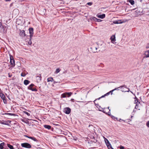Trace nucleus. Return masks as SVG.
<instances>
[{
  "instance_id": "nucleus-1",
  "label": "nucleus",
  "mask_w": 149,
  "mask_h": 149,
  "mask_svg": "<svg viewBox=\"0 0 149 149\" xmlns=\"http://www.w3.org/2000/svg\"><path fill=\"white\" fill-rule=\"evenodd\" d=\"M72 94V93L71 92H65L62 94L61 96L63 98L69 97Z\"/></svg>"
},
{
  "instance_id": "nucleus-2",
  "label": "nucleus",
  "mask_w": 149,
  "mask_h": 149,
  "mask_svg": "<svg viewBox=\"0 0 149 149\" xmlns=\"http://www.w3.org/2000/svg\"><path fill=\"white\" fill-rule=\"evenodd\" d=\"M34 86V85L33 84H31L28 87V89L31 90L32 91L35 92L37 91L38 90L36 88H33V87Z\"/></svg>"
},
{
  "instance_id": "nucleus-3",
  "label": "nucleus",
  "mask_w": 149,
  "mask_h": 149,
  "mask_svg": "<svg viewBox=\"0 0 149 149\" xmlns=\"http://www.w3.org/2000/svg\"><path fill=\"white\" fill-rule=\"evenodd\" d=\"M21 146L23 147L30 148H31V145L29 143H24L21 144Z\"/></svg>"
},
{
  "instance_id": "nucleus-4",
  "label": "nucleus",
  "mask_w": 149,
  "mask_h": 149,
  "mask_svg": "<svg viewBox=\"0 0 149 149\" xmlns=\"http://www.w3.org/2000/svg\"><path fill=\"white\" fill-rule=\"evenodd\" d=\"M71 111V109L69 107H65L64 108L63 110L64 112L67 114H69L70 113Z\"/></svg>"
},
{
  "instance_id": "nucleus-5",
  "label": "nucleus",
  "mask_w": 149,
  "mask_h": 149,
  "mask_svg": "<svg viewBox=\"0 0 149 149\" xmlns=\"http://www.w3.org/2000/svg\"><path fill=\"white\" fill-rule=\"evenodd\" d=\"M0 96L1 98L3 100V102L5 104H7V100L6 99V97L4 95L3 93H0Z\"/></svg>"
},
{
  "instance_id": "nucleus-6",
  "label": "nucleus",
  "mask_w": 149,
  "mask_h": 149,
  "mask_svg": "<svg viewBox=\"0 0 149 149\" xmlns=\"http://www.w3.org/2000/svg\"><path fill=\"white\" fill-rule=\"evenodd\" d=\"M107 141V142H106V141L105 140V142L106 143V145L107 146L108 148L109 149H114L113 148H112L111 145V144L109 143L108 140L106 139Z\"/></svg>"
},
{
  "instance_id": "nucleus-7",
  "label": "nucleus",
  "mask_w": 149,
  "mask_h": 149,
  "mask_svg": "<svg viewBox=\"0 0 149 149\" xmlns=\"http://www.w3.org/2000/svg\"><path fill=\"white\" fill-rule=\"evenodd\" d=\"M29 33L30 34V38H31L33 37V29L32 28H31L29 29Z\"/></svg>"
},
{
  "instance_id": "nucleus-8",
  "label": "nucleus",
  "mask_w": 149,
  "mask_h": 149,
  "mask_svg": "<svg viewBox=\"0 0 149 149\" xmlns=\"http://www.w3.org/2000/svg\"><path fill=\"white\" fill-rule=\"evenodd\" d=\"M10 62L11 63V64L13 66H14L15 65V61L13 59V57L12 56H10Z\"/></svg>"
},
{
  "instance_id": "nucleus-9",
  "label": "nucleus",
  "mask_w": 149,
  "mask_h": 149,
  "mask_svg": "<svg viewBox=\"0 0 149 149\" xmlns=\"http://www.w3.org/2000/svg\"><path fill=\"white\" fill-rule=\"evenodd\" d=\"M5 143L2 142L0 144V149H9L6 147H4L3 146L5 145Z\"/></svg>"
},
{
  "instance_id": "nucleus-10",
  "label": "nucleus",
  "mask_w": 149,
  "mask_h": 149,
  "mask_svg": "<svg viewBox=\"0 0 149 149\" xmlns=\"http://www.w3.org/2000/svg\"><path fill=\"white\" fill-rule=\"evenodd\" d=\"M41 78L42 77L41 75H39L37 76L36 78L37 82H40L41 80Z\"/></svg>"
},
{
  "instance_id": "nucleus-11",
  "label": "nucleus",
  "mask_w": 149,
  "mask_h": 149,
  "mask_svg": "<svg viewBox=\"0 0 149 149\" xmlns=\"http://www.w3.org/2000/svg\"><path fill=\"white\" fill-rule=\"evenodd\" d=\"M19 35L22 37H24L25 36V31L24 30L21 31L19 33Z\"/></svg>"
},
{
  "instance_id": "nucleus-12",
  "label": "nucleus",
  "mask_w": 149,
  "mask_h": 149,
  "mask_svg": "<svg viewBox=\"0 0 149 149\" xmlns=\"http://www.w3.org/2000/svg\"><path fill=\"white\" fill-rule=\"evenodd\" d=\"M101 109H102V110L99 109L100 111H102V112H103V113H104L106 114H107V112H106V111H107V108H104L103 109L101 108Z\"/></svg>"
},
{
  "instance_id": "nucleus-13",
  "label": "nucleus",
  "mask_w": 149,
  "mask_h": 149,
  "mask_svg": "<svg viewBox=\"0 0 149 149\" xmlns=\"http://www.w3.org/2000/svg\"><path fill=\"white\" fill-rule=\"evenodd\" d=\"M97 16L99 18H101V19H103V18H105V15L104 14H103L102 15H97Z\"/></svg>"
},
{
  "instance_id": "nucleus-14",
  "label": "nucleus",
  "mask_w": 149,
  "mask_h": 149,
  "mask_svg": "<svg viewBox=\"0 0 149 149\" xmlns=\"http://www.w3.org/2000/svg\"><path fill=\"white\" fill-rule=\"evenodd\" d=\"M113 23L115 24H118L121 23L122 22H121V20H118L115 21H113Z\"/></svg>"
},
{
  "instance_id": "nucleus-15",
  "label": "nucleus",
  "mask_w": 149,
  "mask_h": 149,
  "mask_svg": "<svg viewBox=\"0 0 149 149\" xmlns=\"http://www.w3.org/2000/svg\"><path fill=\"white\" fill-rule=\"evenodd\" d=\"M47 81H48V82L52 81H54V82H57L54 81L53 78L51 77H49L47 79Z\"/></svg>"
},
{
  "instance_id": "nucleus-16",
  "label": "nucleus",
  "mask_w": 149,
  "mask_h": 149,
  "mask_svg": "<svg viewBox=\"0 0 149 149\" xmlns=\"http://www.w3.org/2000/svg\"><path fill=\"white\" fill-rule=\"evenodd\" d=\"M4 115H7L10 116H17V115L15 114V113H4Z\"/></svg>"
},
{
  "instance_id": "nucleus-17",
  "label": "nucleus",
  "mask_w": 149,
  "mask_h": 149,
  "mask_svg": "<svg viewBox=\"0 0 149 149\" xmlns=\"http://www.w3.org/2000/svg\"><path fill=\"white\" fill-rule=\"evenodd\" d=\"M0 123L2 124L6 125H9V124L7 122L1 121Z\"/></svg>"
},
{
  "instance_id": "nucleus-18",
  "label": "nucleus",
  "mask_w": 149,
  "mask_h": 149,
  "mask_svg": "<svg viewBox=\"0 0 149 149\" xmlns=\"http://www.w3.org/2000/svg\"><path fill=\"white\" fill-rule=\"evenodd\" d=\"M44 127L45 128L47 129L48 130H50L51 129V126L48 125H44Z\"/></svg>"
},
{
  "instance_id": "nucleus-19",
  "label": "nucleus",
  "mask_w": 149,
  "mask_h": 149,
  "mask_svg": "<svg viewBox=\"0 0 149 149\" xmlns=\"http://www.w3.org/2000/svg\"><path fill=\"white\" fill-rule=\"evenodd\" d=\"M30 83V81H29L27 80H26V79L25 80H24V84L26 85H28Z\"/></svg>"
},
{
  "instance_id": "nucleus-20",
  "label": "nucleus",
  "mask_w": 149,
  "mask_h": 149,
  "mask_svg": "<svg viewBox=\"0 0 149 149\" xmlns=\"http://www.w3.org/2000/svg\"><path fill=\"white\" fill-rule=\"evenodd\" d=\"M146 57H149V50L145 52V53Z\"/></svg>"
},
{
  "instance_id": "nucleus-21",
  "label": "nucleus",
  "mask_w": 149,
  "mask_h": 149,
  "mask_svg": "<svg viewBox=\"0 0 149 149\" xmlns=\"http://www.w3.org/2000/svg\"><path fill=\"white\" fill-rule=\"evenodd\" d=\"M127 2L130 3L132 5H133L134 4V1L133 0H127Z\"/></svg>"
},
{
  "instance_id": "nucleus-22",
  "label": "nucleus",
  "mask_w": 149,
  "mask_h": 149,
  "mask_svg": "<svg viewBox=\"0 0 149 149\" xmlns=\"http://www.w3.org/2000/svg\"><path fill=\"white\" fill-rule=\"evenodd\" d=\"M8 147L10 149H14V148L13 146L11 145L10 144H7Z\"/></svg>"
},
{
  "instance_id": "nucleus-23",
  "label": "nucleus",
  "mask_w": 149,
  "mask_h": 149,
  "mask_svg": "<svg viewBox=\"0 0 149 149\" xmlns=\"http://www.w3.org/2000/svg\"><path fill=\"white\" fill-rule=\"evenodd\" d=\"M110 39L111 41H114L115 40V36H112L111 37Z\"/></svg>"
},
{
  "instance_id": "nucleus-24",
  "label": "nucleus",
  "mask_w": 149,
  "mask_h": 149,
  "mask_svg": "<svg viewBox=\"0 0 149 149\" xmlns=\"http://www.w3.org/2000/svg\"><path fill=\"white\" fill-rule=\"evenodd\" d=\"M135 103L136 104V105L135 107V109H137L139 110L140 109L138 107V105L139 104H137V102H135Z\"/></svg>"
},
{
  "instance_id": "nucleus-25",
  "label": "nucleus",
  "mask_w": 149,
  "mask_h": 149,
  "mask_svg": "<svg viewBox=\"0 0 149 149\" xmlns=\"http://www.w3.org/2000/svg\"><path fill=\"white\" fill-rule=\"evenodd\" d=\"M111 117L114 120H117L118 121V120L117 118L116 117L114 116H111Z\"/></svg>"
},
{
  "instance_id": "nucleus-26",
  "label": "nucleus",
  "mask_w": 149,
  "mask_h": 149,
  "mask_svg": "<svg viewBox=\"0 0 149 149\" xmlns=\"http://www.w3.org/2000/svg\"><path fill=\"white\" fill-rule=\"evenodd\" d=\"M31 139L34 141H36V142H38V140L35 138L34 137H32Z\"/></svg>"
},
{
  "instance_id": "nucleus-27",
  "label": "nucleus",
  "mask_w": 149,
  "mask_h": 149,
  "mask_svg": "<svg viewBox=\"0 0 149 149\" xmlns=\"http://www.w3.org/2000/svg\"><path fill=\"white\" fill-rule=\"evenodd\" d=\"M135 102H137V104H139L140 102H139L138 99L136 97H135Z\"/></svg>"
},
{
  "instance_id": "nucleus-28",
  "label": "nucleus",
  "mask_w": 149,
  "mask_h": 149,
  "mask_svg": "<svg viewBox=\"0 0 149 149\" xmlns=\"http://www.w3.org/2000/svg\"><path fill=\"white\" fill-rule=\"evenodd\" d=\"M60 71V69L59 68H57L56 70L55 73L57 74Z\"/></svg>"
},
{
  "instance_id": "nucleus-29",
  "label": "nucleus",
  "mask_w": 149,
  "mask_h": 149,
  "mask_svg": "<svg viewBox=\"0 0 149 149\" xmlns=\"http://www.w3.org/2000/svg\"><path fill=\"white\" fill-rule=\"evenodd\" d=\"M31 38H30V39L29 40L28 42V44L29 45H31L32 44V41H31Z\"/></svg>"
},
{
  "instance_id": "nucleus-30",
  "label": "nucleus",
  "mask_w": 149,
  "mask_h": 149,
  "mask_svg": "<svg viewBox=\"0 0 149 149\" xmlns=\"http://www.w3.org/2000/svg\"><path fill=\"white\" fill-rule=\"evenodd\" d=\"M104 97V96H103V95H102V96L101 97H99V98H97V99H95V100L94 101V103H95V101H96V100H100V99H101V98H102V97Z\"/></svg>"
},
{
  "instance_id": "nucleus-31",
  "label": "nucleus",
  "mask_w": 149,
  "mask_h": 149,
  "mask_svg": "<svg viewBox=\"0 0 149 149\" xmlns=\"http://www.w3.org/2000/svg\"><path fill=\"white\" fill-rule=\"evenodd\" d=\"M24 112L25 114H26L27 115H28L29 116L30 115V114L29 113H28L27 111H24Z\"/></svg>"
},
{
  "instance_id": "nucleus-32",
  "label": "nucleus",
  "mask_w": 149,
  "mask_h": 149,
  "mask_svg": "<svg viewBox=\"0 0 149 149\" xmlns=\"http://www.w3.org/2000/svg\"><path fill=\"white\" fill-rule=\"evenodd\" d=\"M108 114L109 116H111V115L110 110V109L109 110V111L108 112V113H107V114Z\"/></svg>"
},
{
  "instance_id": "nucleus-33",
  "label": "nucleus",
  "mask_w": 149,
  "mask_h": 149,
  "mask_svg": "<svg viewBox=\"0 0 149 149\" xmlns=\"http://www.w3.org/2000/svg\"><path fill=\"white\" fill-rule=\"evenodd\" d=\"M91 19L92 20H93L94 21H96V20L97 19V18L95 17H92V18Z\"/></svg>"
},
{
  "instance_id": "nucleus-34",
  "label": "nucleus",
  "mask_w": 149,
  "mask_h": 149,
  "mask_svg": "<svg viewBox=\"0 0 149 149\" xmlns=\"http://www.w3.org/2000/svg\"><path fill=\"white\" fill-rule=\"evenodd\" d=\"M123 87H125V88H127V86L126 85H124L121 86H120L119 88H122Z\"/></svg>"
},
{
  "instance_id": "nucleus-35",
  "label": "nucleus",
  "mask_w": 149,
  "mask_h": 149,
  "mask_svg": "<svg viewBox=\"0 0 149 149\" xmlns=\"http://www.w3.org/2000/svg\"><path fill=\"white\" fill-rule=\"evenodd\" d=\"M96 105H98V106H96L99 109H102L101 108V107L100 106H99L98 104H95V106Z\"/></svg>"
},
{
  "instance_id": "nucleus-36",
  "label": "nucleus",
  "mask_w": 149,
  "mask_h": 149,
  "mask_svg": "<svg viewBox=\"0 0 149 149\" xmlns=\"http://www.w3.org/2000/svg\"><path fill=\"white\" fill-rule=\"evenodd\" d=\"M118 121H119L120 122H121L122 121H123L124 122H127V121H126V120H124L121 119H119V120H118Z\"/></svg>"
},
{
  "instance_id": "nucleus-37",
  "label": "nucleus",
  "mask_w": 149,
  "mask_h": 149,
  "mask_svg": "<svg viewBox=\"0 0 149 149\" xmlns=\"http://www.w3.org/2000/svg\"><path fill=\"white\" fill-rule=\"evenodd\" d=\"M146 125L148 127H149V121L146 122Z\"/></svg>"
},
{
  "instance_id": "nucleus-38",
  "label": "nucleus",
  "mask_w": 149,
  "mask_h": 149,
  "mask_svg": "<svg viewBox=\"0 0 149 149\" xmlns=\"http://www.w3.org/2000/svg\"><path fill=\"white\" fill-rule=\"evenodd\" d=\"M109 94H110V92H109L107 93H106V94H104L103 96H104V97H105V96H106L107 95H109Z\"/></svg>"
},
{
  "instance_id": "nucleus-39",
  "label": "nucleus",
  "mask_w": 149,
  "mask_h": 149,
  "mask_svg": "<svg viewBox=\"0 0 149 149\" xmlns=\"http://www.w3.org/2000/svg\"><path fill=\"white\" fill-rule=\"evenodd\" d=\"M102 21V20L100 19H98L97 18V19L96 20V21L97 22H101Z\"/></svg>"
},
{
  "instance_id": "nucleus-40",
  "label": "nucleus",
  "mask_w": 149,
  "mask_h": 149,
  "mask_svg": "<svg viewBox=\"0 0 149 149\" xmlns=\"http://www.w3.org/2000/svg\"><path fill=\"white\" fill-rule=\"evenodd\" d=\"M97 141V140H95L94 141H91V142H92V143H96Z\"/></svg>"
},
{
  "instance_id": "nucleus-41",
  "label": "nucleus",
  "mask_w": 149,
  "mask_h": 149,
  "mask_svg": "<svg viewBox=\"0 0 149 149\" xmlns=\"http://www.w3.org/2000/svg\"><path fill=\"white\" fill-rule=\"evenodd\" d=\"M119 88H119V87H118L117 88H115L113 89V90H114V91H115V90H119Z\"/></svg>"
},
{
  "instance_id": "nucleus-42",
  "label": "nucleus",
  "mask_w": 149,
  "mask_h": 149,
  "mask_svg": "<svg viewBox=\"0 0 149 149\" xmlns=\"http://www.w3.org/2000/svg\"><path fill=\"white\" fill-rule=\"evenodd\" d=\"M114 91V90H113V89L110 92H110V93H111V95H112V93H113V92Z\"/></svg>"
},
{
  "instance_id": "nucleus-43",
  "label": "nucleus",
  "mask_w": 149,
  "mask_h": 149,
  "mask_svg": "<svg viewBox=\"0 0 149 149\" xmlns=\"http://www.w3.org/2000/svg\"><path fill=\"white\" fill-rule=\"evenodd\" d=\"M120 149H124V147L123 146H121L120 147Z\"/></svg>"
},
{
  "instance_id": "nucleus-44",
  "label": "nucleus",
  "mask_w": 149,
  "mask_h": 149,
  "mask_svg": "<svg viewBox=\"0 0 149 149\" xmlns=\"http://www.w3.org/2000/svg\"><path fill=\"white\" fill-rule=\"evenodd\" d=\"M87 4L88 5H91L92 4V3L91 2H88L87 3Z\"/></svg>"
},
{
  "instance_id": "nucleus-45",
  "label": "nucleus",
  "mask_w": 149,
  "mask_h": 149,
  "mask_svg": "<svg viewBox=\"0 0 149 149\" xmlns=\"http://www.w3.org/2000/svg\"><path fill=\"white\" fill-rule=\"evenodd\" d=\"M128 91H125V92H129V91H130V92H131L132 93H132V92L131 91H130V89H129V88H128Z\"/></svg>"
},
{
  "instance_id": "nucleus-46",
  "label": "nucleus",
  "mask_w": 149,
  "mask_h": 149,
  "mask_svg": "<svg viewBox=\"0 0 149 149\" xmlns=\"http://www.w3.org/2000/svg\"><path fill=\"white\" fill-rule=\"evenodd\" d=\"M18 12V10H14L13 11V13H14V12Z\"/></svg>"
},
{
  "instance_id": "nucleus-47",
  "label": "nucleus",
  "mask_w": 149,
  "mask_h": 149,
  "mask_svg": "<svg viewBox=\"0 0 149 149\" xmlns=\"http://www.w3.org/2000/svg\"><path fill=\"white\" fill-rule=\"evenodd\" d=\"M21 121H22L23 122H24L25 123V121L24 120V119H21Z\"/></svg>"
},
{
  "instance_id": "nucleus-48",
  "label": "nucleus",
  "mask_w": 149,
  "mask_h": 149,
  "mask_svg": "<svg viewBox=\"0 0 149 149\" xmlns=\"http://www.w3.org/2000/svg\"><path fill=\"white\" fill-rule=\"evenodd\" d=\"M71 101H72V102H74V99H72L71 100Z\"/></svg>"
},
{
  "instance_id": "nucleus-49",
  "label": "nucleus",
  "mask_w": 149,
  "mask_h": 149,
  "mask_svg": "<svg viewBox=\"0 0 149 149\" xmlns=\"http://www.w3.org/2000/svg\"><path fill=\"white\" fill-rule=\"evenodd\" d=\"M12 75H8V76L9 77H12Z\"/></svg>"
},
{
  "instance_id": "nucleus-50",
  "label": "nucleus",
  "mask_w": 149,
  "mask_h": 149,
  "mask_svg": "<svg viewBox=\"0 0 149 149\" xmlns=\"http://www.w3.org/2000/svg\"><path fill=\"white\" fill-rule=\"evenodd\" d=\"M2 26V24L1 22H0V27H1V26Z\"/></svg>"
},
{
  "instance_id": "nucleus-51",
  "label": "nucleus",
  "mask_w": 149,
  "mask_h": 149,
  "mask_svg": "<svg viewBox=\"0 0 149 149\" xmlns=\"http://www.w3.org/2000/svg\"><path fill=\"white\" fill-rule=\"evenodd\" d=\"M31 137H32L29 136V137H28V138L31 139Z\"/></svg>"
},
{
  "instance_id": "nucleus-52",
  "label": "nucleus",
  "mask_w": 149,
  "mask_h": 149,
  "mask_svg": "<svg viewBox=\"0 0 149 149\" xmlns=\"http://www.w3.org/2000/svg\"><path fill=\"white\" fill-rule=\"evenodd\" d=\"M26 75H21V76L24 77Z\"/></svg>"
},
{
  "instance_id": "nucleus-53",
  "label": "nucleus",
  "mask_w": 149,
  "mask_h": 149,
  "mask_svg": "<svg viewBox=\"0 0 149 149\" xmlns=\"http://www.w3.org/2000/svg\"><path fill=\"white\" fill-rule=\"evenodd\" d=\"M135 109H134V110H133L134 112L136 111V110H135Z\"/></svg>"
},
{
  "instance_id": "nucleus-54",
  "label": "nucleus",
  "mask_w": 149,
  "mask_h": 149,
  "mask_svg": "<svg viewBox=\"0 0 149 149\" xmlns=\"http://www.w3.org/2000/svg\"><path fill=\"white\" fill-rule=\"evenodd\" d=\"M25 137H27V138H28V137H29V136H27V135H25Z\"/></svg>"
},
{
  "instance_id": "nucleus-55",
  "label": "nucleus",
  "mask_w": 149,
  "mask_h": 149,
  "mask_svg": "<svg viewBox=\"0 0 149 149\" xmlns=\"http://www.w3.org/2000/svg\"><path fill=\"white\" fill-rule=\"evenodd\" d=\"M109 107H107V109H109Z\"/></svg>"
},
{
  "instance_id": "nucleus-56",
  "label": "nucleus",
  "mask_w": 149,
  "mask_h": 149,
  "mask_svg": "<svg viewBox=\"0 0 149 149\" xmlns=\"http://www.w3.org/2000/svg\"><path fill=\"white\" fill-rule=\"evenodd\" d=\"M39 88L40 89V91L41 90V87H40V86L39 87Z\"/></svg>"
},
{
  "instance_id": "nucleus-57",
  "label": "nucleus",
  "mask_w": 149,
  "mask_h": 149,
  "mask_svg": "<svg viewBox=\"0 0 149 149\" xmlns=\"http://www.w3.org/2000/svg\"><path fill=\"white\" fill-rule=\"evenodd\" d=\"M106 139H105V140H106V142H107V141Z\"/></svg>"
},
{
  "instance_id": "nucleus-58",
  "label": "nucleus",
  "mask_w": 149,
  "mask_h": 149,
  "mask_svg": "<svg viewBox=\"0 0 149 149\" xmlns=\"http://www.w3.org/2000/svg\"><path fill=\"white\" fill-rule=\"evenodd\" d=\"M127 120H129H129H130V121H131V120H130V119H127Z\"/></svg>"
},
{
  "instance_id": "nucleus-59",
  "label": "nucleus",
  "mask_w": 149,
  "mask_h": 149,
  "mask_svg": "<svg viewBox=\"0 0 149 149\" xmlns=\"http://www.w3.org/2000/svg\"><path fill=\"white\" fill-rule=\"evenodd\" d=\"M21 75H22V74H23V73H21Z\"/></svg>"
},
{
  "instance_id": "nucleus-60",
  "label": "nucleus",
  "mask_w": 149,
  "mask_h": 149,
  "mask_svg": "<svg viewBox=\"0 0 149 149\" xmlns=\"http://www.w3.org/2000/svg\"><path fill=\"white\" fill-rule=\"evenodd\" d=\"M133 116H131V118H132V117Z\"/></svg>"
}]
</instances>
